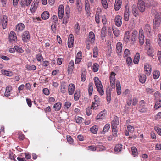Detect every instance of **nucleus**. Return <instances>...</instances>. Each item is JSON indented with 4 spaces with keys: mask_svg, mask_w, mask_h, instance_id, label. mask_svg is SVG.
<instances>
[{
    "mask_svg": "<svg viewBox=\"0 0 161 161\" xmlns=\"http://www.w3.org/2000/svg\"><path fill=\"white\" fill-rule=\"evenodd\" d=\"M9 39L11 42H15L17 41V38L16 35L14 31L10 32L9 35Z\"/></svg>",
    "mask_w": 161,
    "mask_h": 161,
    "instance_id": "nucleus-10",
    "label": "nucleus"
},
{
    "mask_svg": "<svg viewBox=\"0 0 161 161\" xmlns=\"http://www.w3.org/2000/svg\"><path fill=\"white\" fill-rule=\"evenodd\" d=\"M122 48V44L120 42H118L116 44V49L117 53L119 55L121 53Z\"/></svg>",
    "mask_w": 161,
    "mask_h": 161,
    "instance_id": "nucleus-17",
    "label": "nucleus"
},
{
    "mask_svg": "<svg viewBox=\"0 0 161 161\" xmlns=\"http://www.w3.org/2000/svg\"><path fill=\"white\" fill-rule=\"evenodd\" d=\"M161 22V19H155L154 20L153 23V28L154 29H156L159 26Z\"/></svg>",
    "mask_w": 161,
    "mask_h": 161,
    "instance_id": "nucleus-19",
    "label": "nucleus"
},
{
    "mask_svg": "<svg viewBox=\"0 0 161 161\" xmlns=\"http://www.w3.org/2000/svg\"><path fill=\"white\" fill-rule=\"evenodd\" d=\"M146 4L147 7L150 6H155L157 5V3L155 1H150L147 2Z\"/></svg>",
    "mask_w": 161,
    "mask_h": 161,
    "instance_id": "nucleus-34",
    "label": "nucleus"
},
{
    "mask_svg": "<svg viewBox=\"0 0 161 161\" xmlns=\"http://www.w3.org/2000/svg\"><path fill=\"white\" fill-rule=\"evenodd\" d=\"M130 54V51L128 49H125V50L124 54V57H127Z\"/></svg>",
    "mask_w": 161,
    "mask_h": 161,
    "instance_id": "nucleus-62",
    "label": "nucleus"
},
{
    "mask_svg": "<svg viewBox=\"0 0 161 161\" xmlns=\"http://www.w3.org/2000/svg\"><path fill=\"white\" fill-rule=\"evenodd\" d=\"M159 75L160 73L159 71H154L153 72V77L154 79H157L159 77Z\"/></svg>",
    "mask_w": 161,
    "mask_h": 161,
    "instance_id": "nucleus-56",
    "label": "nucleus"
},
{
    "mask_svg": "<svg viewBox=\"0 0 161 161\" xmlns=\"http://www.w3.org/2000/svg\"><path fill=\"white\" fill-rule=\"evenodd\" d=\"M26 68L28 70H35L36 69V66L33 65H27Z\"/></svg>",
    "mask_w": 161,
    "mask_h": 161,
    "instance_id": "nucleus-44",
    "label": "nucleus"
},
{
    "mask_svg": "<svg viewBox=\"0 0 161 161\" xmlns=\"http://www.w3.org/2000/svg\"><path fill=\"white\" fill-rule=\"evenodd\" d=\"M25 28L24 24L22 23H19L16 26V31L18 32L21 31Z\"/></svg>",
    "mask_w": 161,
    "mask_h": 161,
    "instance_id": "nucleus-14",
    "label": "nucleus"
},
{
    "mask_svg": "<svg viewBox=\"0 0 161 161\" xmlns=\"http://www.w3.org/2000/svg\"><path fill=\"white\" fill-rule=\"evenodd\" d=\"M60 91L63 93H65L67 92L66 86L65 84H62L61 86Z\"/></svg>",
    "mask_w": 161,
    "mask_h": 161,
    "instance_id": "nucleus-36",
    "label": "nucleus"
},
{
    "mask_svg": "<svg viewBox=\"0 0 161 161\" xmlns=\"http://www.w3.org/2000/svg\"><path fill=\"white\" fill-rule=\"evenodd\" d=\"M15 50L18 52L22 53L23 50L22 48L19 46H16L14 47Z\"/></svg>",
    "mask_w": 161,
    "mask_h": 161,
    "instance_id": "nucleus-59",
    "label": "nucleus"
},
{
    "mask_svg": "<svg viewBox=\"0 0 161 161\" xmlns=\"http://www.w3.org/2000/svg\"><path fill=\"white\" fill-rule=\"evenodd\" d=\"M75 91V85L74 84L71 83L68 86V93L69 95L73 94Z\"/></svg>",
    "mask_w": 161,
    "mask_h": 161,
    "instance_id": "nucleus-13",
    "label": "nucleus"
},
{
    "mask_svg": "<svg viewBox=\"0 0 161 161\" xmlns=\"http://www.w3.org/2000/svg\"><path fill=\"white\" fill-rule=\"evenodd\" d=\"M144 31L148 35H150L151 30L150 27L148 24H146L145 25Z\"/></svg>",
    "mask_w": 161,
    "mask_h": 161,
    "instance_id": "nucleus-25",
    "label": "nucleus"
},
{
    "mask_svg": "<svg viewBox=\"0 0 161 161\" xmlns=\"http://www.w3.org/2000/svg\"><path fill=\"white\" fill-rule=\"evenodd\" d=\"M139 81L142 83H144L146 81V77L145 75L140 74L139 75Z\"/></svg>",
    "mask_w": 161,
    "mask_h": 161,
    "instance_id": "nucleus-30",
    "label": "nucleus"
},
{
    "mask_svg": "<svg viewBox=\"0 0 161 161\" xmlns=\"http://www.w3.org/2000/svg\"><path fill=\"white\" fill-rule=\"evenodd\" d=\"M107 95V101L108 102L110 101L111 100V94L110 90H107L106 93Z\"/></svg>",
    "mask_w": 161,
    "mask_h": 161,
    "instance_id": "nucleus-47",
    "label": "nucleus"
},
{
    "mask_svg": "<svg viewBox=\"0 0 161 161\" xmlns=\"http://www.w3.org/2000/svg\"><path fill=\"white\" fill-rule=\"evenodd\" d=\"M137 109L141 113H144L147 111V109L145 102L143 100H141L139 102Z\"/></svg>",
    "mask_w": 161,
    "mask_h": 161,
    "instance_id": "nucleus-2",
    "label": "nucleus"
},
{
    "mask_svg": "<svg viewBox=\"0 0 161 161\" xmlns=\"http://www.w3.org/2000/svg\"><path fill=\"white\" fill-rule=\"evenodd\" d=\"M95 21L98 24L100 22V20L99 19V13H98V12H97L95 14Z\"/></svg>",
    "mask_w": 161,
    "mask_h": 161,
    "instance_id": "nucleus-57",
    "label": "nucleus"
},
{
    "mask_svg": "<svg viewBox=\"0 0 161 161\" xmlns=\"http://www.w3.org/2000/svg\"><path fill=\"white\" fill-rule=\"evenodd\" d=\"M132 154L134 157H135L137 155V150L136 148L135 147H131Z\"/></svg>",
    "mask_w": 161,
    "mask_h": 161,
    "instance_id": "nucleus-48",
    "label": "nucleus"
},
{
    "mask_svg": "<svg viewBox=\"0 0 161 161\" xmlns=\"http://www.w3.org/2000/svg\"><path fill=\"white\" fill-rule=\"evenodd\" d=\"M102 4L103 7L106 9L108 8V4L106 0H100Z\"/></svg>",
    "mask_w": 161,
    "mask_h": 161,
    "instance_id": "nucleus-49",
    "label": "nucleus"
},
{
    "mask_svg": "<svg viewBox=\"0 0 161 161\" xmlns=\"http://www.w3.org/2000/svg\"><path fill=\"white\" fill-rule=\"evenodd\" d=\"M99 105V103L92 102V106H91V108L93 109H97L98 108Z\"/></svg>",
    "mask_w": 161,
    "mask_h": 161,
    "instance_id": "nucleus-51",
    "label": "nucleus"
},
{
    "mask_svg": "<svg viewBox=\"0 0 161 161\" xmlns=\"http://www.w3.org/2000/svg\"><path fill=\"white\" fill-rule=\"evenodd\" d=\"M30 35L28 31L24 32L22 35V39L24 42H26L29 41L30 39Z\"/></svg>",
    "mask_w": 161,
    "mask_h": 161,
    "instance_id": "nucleus-6",
    "label": "nucleus"
},
{
    "mask_svg": "<svg viewBox=\"0 0 161 161\" xmlns=\"http://www.w3.org/2000/svg\"><path fill=\"white\" fill-rule=\"evenodd\" d=\"M94 81L96 87L100 86H102V85L101 83V82L97 77H95L94 78Z\"/></svg>",
    "mask_w": 161,
    "mask_h": 161,
    "instance_id": "nucleus-23",
    "label": "nucleus"
},
{
    "mask_svg": "<svg viewBox=\"0 0 161 161\" xmlns=\"http://www.w3.org/2000/svg\"><path fill=\"white\" fill-rule=\"evenodd\" d=\"M93 89V86L92 85H91L90 84L89 86V89H88V91H89V94L90 95H91L92 94V91Z\"/></svg>",
    "mask_w": 161,
    "mask_h": 161,
    "instance_id": "nucleus-61",
    "label": "nucleus"
},
{
    "mask_svg": "<svg viewBox=\"0 0 161 161\" xmlns=\"http://www.w3.org/2000/svg\"><path fill=\"white\" fill-rule=\"evenodd\" d=\"M137 32L135 30L132 33L131 40L132 41H135L137 37Z\"/></svg>",
    "mask_w": 161,
    "mask_h": 161,
    "instance_id": "nucleus-33",
    "label": "nucleus"
},
{
    "mask_svg": "<svg viewBox=\"0 0 161 161\" xmlns=\"http://www.w3.org/2000/svg\"><path fill=\"white\" fill-rule=\"evenodd\" d=\"M1 71L2 74L6 76L11 77L13 75V73L11 71H8L6 70H2Z\"/></svg>",
    "mask_w": 161,
    "mask_h": 161,
    "instance_id": "nucleus-26",
    "label": "nucleus"
},
{
    "mask_svg": "<svg viewBox=\"0 0 161 161\" xmlns=\"http://www.w3.org/2000/svg\"><path fill=\"white\" fill-rule=\"evenodd\" d=\"M74 41V36L73 34H71L69 35L68 39V45L69 48L72 47L73 46Z\"/></svg>",
    "mask_w": 161,
    "mask_h": 161,
    "instance_id": "nucleus-8",
    "label": "nucleus"
},
{
    "mask_svg": "<svg viewBox=\"0 0 161 161\" xmlns=\"http://www.w3.org/2000/svg\"><path fill=\"white\" fill-rule=\"evenodd\" d=\"M119 121L118 118L115 119L112 122V129L113 135L114 137L117 136V126L119 125Z\"/></svg>",
    "mask_w": 161,
    "mask_h": 161,
    "instance_id": "nucleus-1",
    "label": "nucleus"
},
{
    "mask_svg": "<svg viewBox=\"0 0 161 161\" xmlns=\"http://www.w3.org/2000/svg\"><path fill=\"white\" fill-rule=\"evenodd\" d=\"M49 17V13L47 11L43 12L41 15V17L42 18L45 20L48 19Z\"/></svg>",
    "mask_w": 161,
    "mask_h": 161,
    "instance_id": "nucleus-28",
    "label": "nucleus"
},
{
    "mask_svg": "<svg viewBox=\"0 0 161 161\" xmlns=\"http://www.w3.org/2000/svg\"><path fill=\"white\" fill-rule=\"evenodd\" d=\"M105 116V111L101 112L97 116V118L98 119H103Z\"/></svg>",
    "mask_w": 161,
    "mask_h": 161,
    "instance_id": "nucleus-27",
    "label": "nucleus"
},
{
    "mask_svg": "<svg viewBox=\"0 0 161 161\" xmlns=\"http://www.w3.org/2000/svg\"><path fill=\"white\" fill-rule=\"evenodd\" d=\"M116 75L114 72H111L110 75V83L112 88H114L115 86L116 79L115 76Z\"/></svg>",
    "mask_w": 161,
    "mask_h": 161,
    "instance_id": "nucleus-5",
    "label": "nucleus"
},
{
    "mask_svg": "<svg viewBox=\"0 0 161 161\" xmlns=\"http://www.w3.org/2000/svg\"><path fill=\"white\" fill-rule=\"evenodd\" d=\"M98 130V127L96 125H94L90 128V130L92 133L96 134L97 133Z\"/></svg>",
    "mask_w": 161,
    "mask_h": 161,
    "instance_id": "nucleus-40",
    "label": "nucleus"
},
{
    "mask_svg": "<svg viewBox=\"0 0 161 161\" xmlns=\"http://www.w3.org/2000/svg\"><path fill=\"white\" fill-rule=\"evenodd\" d=\"M110 124H106L104 127L103 131L105 132L108 131V130L110 128Z\"/></svg>",
    "mask_w": 161,
    "mask_h": 161,
    "instance_id": "nucleus-58",
    "label": "nucleus"
},
{
    "mask_svg": "<svg viewBox=\"0 0 161 161\" xmlns=\"http://www.w3.org/2000/svg\"><path fill=\"white\" fill-rule=\"evenodd\" d=\"M161 107V100H160L157 101L156 102V103L154 105V108L155 109H157Z\"/></svg>",
    "mask_w": 161,
    "mask_h": 161,
    "instance_id": "nucleus-45",
    "label": "nucleus"
},
{
    "mask_svg": "<svg viewBox=\"0 0 161 161\" xmlns=\"http://www.w3.org/2000/svg\"><path fill=\"white\" fill-rule=\"evenodd\" d=\"M139 42L142 45L144 42V36L143 34V30H140L139 31Z\"/></svg>",
    "mask_w": 161,
    "mask_h": 161,
    "instance_id": "nucleus-11",
    "label": "nucleus"
},
{
    "mask_svg": "<svg viewBox=\"0 0 161 161\" xmlns=\"http://www.w3.org/2000/svg\"><path fill=\"white\" fill-rule=\"evenodd\" d=\"M132 12L133 14L135 17H136L138 15V11L136 8V6L135 5H133L132 6Z\"/></svg>",
    "mask_w": 161,
    "mask_h": 161,
    "instance_id": "nucleus-38",
    "label": "nucleus"
},
{
    "mask_svg": "<svg viewBox=\"0 0 161 161\" xmlns=\"http://www.w3.org/2000/svg\"><path fill=\"white\" fill-rule=\"evenodd\" d=\"M93 52V57L94 58H96L98 54V49L97 47L94 48Z\"/></svg>",
    "mask_w": 161,
    "mask_h": 161,
    "instance_id": "nucleus-39",
    "label": "nucleus"
},
{
    "mask_svg": "<svg viewBox=\"0 0 161 161\" xmlns=\"http://www.w3.org/2000/svg\"><path fill=\"white\" fill-rule=\"evenodd\" d=\"M85 6L86 13L88 14L90 12V8L89 1L88 0H85Z\"/></svg>",
    "mask_w": 161,
    "mask_h": 161,
    "instance_id": "nucleus-20",
    "label": "nucleus"
},
{
    "mask_svg": "<svg viewBox=\"0 0 161 161\" xmlns=\"http://www.w3.org/2000/svg\"><path fill=\"white\" fill-rule=\"evenodd\" d=\"M67 139L68 142L70 144L72 143L73 142V140L69 135H67Z\"/></svg>",
    "mask_w": 161,
    "mask_h": 161,
    "instance_id": "nucleus-60",
    "label": "nucleus"
},
{
    "mask_svg": "<svg viewBox=\"0 0 161 161\" xmlns=\"http://www.w3.org/2000/svg\"><path fill=\"white\" fill-rule=\"evenodd\" d=\"M122 2L121 0H116L114 5V8L116 10H118L121 7Z\"/></svg>",
    "mask_w": 161,
    "mask_h": 161,
    "instance_id": "nucleus-16",
    "label": "nucleus"
},
{
    "mask_svg": "<svg viewBox=\"0 0 161 161\" xmlns=\"http://www.w3.org/2000/svg\"><path fill=\"white\" fill-rule=\"evenodd\" d=\"M144 70L146 71V74L147 75H149L151 72V67L150 65L146 64L144 66Z\"/></svg>",
    "mask_w": 161,
    "mask_h": 161,
    "instance_id": "nucleus-21",
    "label": "nucleus"
},
{
    "mask_svg": "<svg viewBox=\"0 0 161 161\" xmlns=\"http://www.w3.org/2000/svg\"><path fill=\"white\" fill-rule=\"evenodd\" d=\"M122 18L119 16H116L115 18V25L118 26H120L122 24Z\"/></svg>",
    "mask_w": 161,
    "mask_h": 161,
    "instance_id": "nucleus-15",
    "label": "nucleus"
},
{
    "mask_svg": "<svg viewBox=\"0 0 161 161\" xmlns=\"http://www.w3.org/2000/svg\"><path fill=\"white\" fill-rule=\"evenodd\" d=\"M146 2H145L142 0H139L138 2V8L141 12H143L146 6Z\"/></svg>",
    "mask_w": 161,
    "mask_h": 161,
    "instance_id": "nucleus-3",
    "label": "nucleus"
},
{
    "mask_svg": "<svg viewBox=\"0 0 161 161\" xmlns=\"http://www.w3.org/2000/svg\"><path fill=\"white\" fill-rule=\"evenodd\" d=\"M92 109V108H90L89 107L86 108V113L87 115L89 116L92 113V111L91 109Z\"/></svg>",
    "mask_w": 161,
    "mask_h": 161,
    "instance_id": "nucleus-63",
    "label": "nucleus"
},
{
    "mask_svg": "<svg viewBox=\"0 0 161 161\" xmlns=\"http://www.w3.org/2000/svg\"><path fill=\"white\" fill-rule=\"evenodd\" d=\"M38 0H34L31 6L30 10L31 12H34L37 8L39 3Z\"/></svg>",
    "mask_w": 161,
    "mask_h": 161,
    "instance_id": "nucleus-7",
    "label": "nucleus"
},
{
    "mask_svg": "<svg viewBox=\"0 0 161 161\" xmlns=\"http://www.w3.org/2000/svg\"><path fill=\"white\" fill-rule=\"evenodd\" d=\"M157 41L160 46L161 47V34H159L158 35Z\"/></svg>",
    "mask_w": 161,
    "mask_h": 161,
    "instance_id": "nucleus-64",
    "label": "nucleus"
},
{
    "mask_svg": "<svg viewBox=\"0 0 161 161\" xmlns=\"http://www.w3.org/2000/svg\"><path fill=\"white\" fill-rule=\"evenodd\" d=\"M116 91L118 95H120L121 94V86L119 81H116Z\"/></svg>",
    "mask_w": 161,
    "mask_h": 161,
    "instance_id": "nucleus-24",
    "label": "nucleus"
},
{
    "mask_svg": "<svg viewBox=\"0 0 161 161\" xmlns=\"http://www.w3.org/2000/svg\"><path fill=\"white\" fill-rule=\"evenodd\" d=\"M66 15L64 17L63 19V23L64 24H66L69 21V14L67 12H66Z\"/></svg>",
    "mask_w": 161,
    "mask_h": 161,
    "instance_id": "nucleus-42",
    "label": "nucleus"
},
{
    "mask_svg": "<svg viewBox=\"0 0 161 161\" xmlns=\"http://www.w3.org/2000/svg\"><path fill=\"white\" fill-rule=\"evenodd\" d=\"M82 6L81 4V0H76V8L79 12L80 13L82 11Z\"/></svg>",
    "mask_w": 161,
    "mask_h": 161,
    "instance_id": "nucleus-18",
    "label": "nucleus"
},
{
    "mask_svg": "<svg viewBox=\"0 0 161 161\" xmlns=\"http://www.w3.org/2000/svg\"><path fill=\"white\" fill-rule=\"evenodd\" d=\"M80 92H76L74 95V98L75 100V101L78 100L80 97Z\"/></svg>",
    "mask_w": 161,
    "mask_h": 161,
    "instance_id": "nucleus-54",
    "label": "nucleus"
},
{
    "mask_svg": "<svg viewBox=\"0 0 161 161\" xmlns=\"http://www.w3.org/2000/svg\"><path fill=\"white\" fill-rule=\"evenodd\" d=\"M61 103L60 102H58L55 104L53 106V108L55 110L58 111L60 110L61 107Z\"/></svg>",
    "mask_w": 161,
    "mask_h": 161,
    "instance_id": "nucleus-32",
    "label": "nucleus"
},
{
    "mask_svg": "<svg viewBox=\"0 0 161 161\" xmlns=\"http://www.w3.org/2000/svg\"><path fill=\"white\" fill-rule=\"evenodd\" d=\"M58 18L59 19H61L64 16V8L62 5H60L58 7Z\"/></svg>",
    "mask_w": 161,
    "mask_h": 161,
    "instance_id": "nucleus-9",
    "label": "nucleus"
},
{
    "mask_svg": "<svg viewBox=\"0 0 161 161\" xmlns=\"http://www.w3.org/2000/svg\"><path fill=\"white\" fill-rule=\"evenodd\" d=\"M99 65L97 63H94L92 66V69L94 72H96L98 70Z\"/></svg>",
    "mask_w": 161,
    "mask_h": 161,
    "instance_id": "nucleus-50",
    "label": "nucleus"
},
{
    "mask_svg": "<svg viewBox=\"0 0 161 161\" xmlns=\"http://www.w3.org/2000/svg\"><path fill=\"white\" fill-rule=\"evenodd\" d=\"M97 88V91L101 95H103L104 93V91L103 85L102 86H99Z\"/></svg>",
    "mask_w": 161,
    "mask_h": 161,
    "instance_id": "nucleus-35",
    "label": "nucleus"
},
{
    "mask_svg": "<svg viewBox=\"0 0 161 161\" xmlns=\"http://www.w3.org/2000/svg\"><path fill=\"white\" fill-rule=\"evenodd\" d=\"M129 8L127 6H126L125 7L124 15V19L125 21H128L129 19Z\"/></svg>",
    "mask_w": 161,
    "mask_h": 161,
    "instance_id": "nucleus-12",
    "label": "nucleus"
},
{
    "mask_svg": "<svg viewBox=\"0 0 161 161\" xmlns=\"http://www.w3.org/2000/svg\"><path fill=\"white\" fill-rule=\"evenodd\" d=\"M12 90V88L10 86H7L6 88V91L5 92V96L7 97H8L10 94V92Z\"/></svg>",
    "mask_w": 161,
    "mask_h": 161,
    "instance_id": "nucleus-31",
    "label": "nucleus"
},
{
    "mask_svg": "<svg viewBox=\"0 0 161 161\" xmlns=\"http://www.w3.org/2000/svg\"><path fill=\"white\" fill-rule=\"evenodd\" d=\"M86 71H82L81 73V80L82 81H84L86 78Z\"/></svg>",
    "mask_w": 161,
    "mask_h": 161,
    "instance_id": "nucleus-41",
    "label": "nucleus"
},
{
    "mask_svg": "<svg viewBox=\"0 0 161 161\" xmlns=\"http://www.w3.org/2000/svg\"><path fill=\"white\" fill-rule=\"evenodd\" d=\"M122 148V145L121 144H119L116 145L115 147L114 151L116 153H117L120 152Z\"/></svg>",
    "mask_w": 161,
    "mask_h": 161,
    "instance_id": "nucleus-29",
    "label": "nucleus"
},
{
    "mask_svg": "<svg viewBox=\"0 0 161 161\" xmlns=\"http://www.w3.org/2000/svg\"><path fill=\"white\" fill-rule=\"evenodd\" d=\"M75 120L77 123L80 124L82 122L83 119L81 117L77 116L75 118Z\"/></svg>",
    "mask_w": 161,
    "mask_h": 161,
    "instance_id": "nucleus-52",
    "label": "nucleus"
},
{
    "mask_svg": "<svg viewBox=\"0 0 161 161\" xmlns=\"http://www.w3.org/2000/svg\"><path fill=\"white\" fill-rule=\"evenodd\" d=\"M7 17L4 15L3 17H0V26L2 25L3 29L6 28L7 25Z\"/></svg>",
    "mask_w": 161,
    "mask_h": 161,
    "instance_id": "nucleus-4",
    "label": "nucleus"
},
{
    "mask_svg": "<svg viewBox=\"0 0 161 161\" xmlns=\"http://www.w3.org/2000/svg\"><path fill=\"white\" fill-rule=\"evenodd\" d=\"M153 51L152 48L150 47L148 48V49L147 50V54L151 57L153 56Z\"/></svg>",
    "mask_w": 161,
    "mask_h": 161,
    "instance_id": "nucleus-55",
    "label": "nucleus"
},
{
    "mask_svg": "<svg viewBox=\"0 0 161 161\" xmlns=\"http://www.w3.org/2000/svg\"><path fill=\"white\" fill-rule=\"evenodd\" d=\"M130 36L129 33L128 32H126L125 35L124 37V40L126 42H128L129 41Z\"/></svg>",
    "mask_w": 161,
    "mask_h": 161,
    "instance_id": "nucleus-46",
    "label": "nucleus"
},
{
    "mask_svg": "<svg viewBox=\"0 0 161 161\" xmlns=\"http://www.w3.org/2000/svg\"><path fill=\"white\" fill-rule=\"evenodd\" d=\"M140 59V55L139 53H136L134 57L133 62L136 64H137L138 63L139 60Z\"/></svg>",
    "mask_w": 161,
    "mask_h": 161,
    "instance_id": "nucleus-43",
    "label": "nucleus"
},
{
    "mask_svg": "<svg viewBox=\"0 0 161 161\" xmlns=\"http://www.w3.org/2000/svg\"><path fill=\"white\" fill-rule=\"evenodd\" d=\"M113 30L114 35L116 37H118L119 35V31L118 29L114 28Z\"/></svg>",
    "mask_w": 161,
    "mask_h": 161,
    "instance_id": "nucleus-53",
    "label": "nucleus"
},
{
    "mask_svg": "<svg viewBox=\"0 0 161 161\" xmlns=\"http://www.w3.org/2000/svg\"><path fill=\"white\" fill-rule=\"evenodd\" d=\"M80 31V27L79 25L77 23L74 27V31L76 34H78Z\"/></svg>",
    "mask_w": 161,
    "mask_h": 161,
    "instance_id": "nucleus-37",
    "label": "nucleus"
},
{
    "mask_svg": "<svg viewBox=\"0 0 161 161\" xmlns=\"http://www.w3.org/2000/svg\"><path fill=\"white\" fill-rule=\"evenodd\" d=\"M89 40L90 42L92 43L94 42L95 40V34L94 33L92 32L91 31L89 33Z\"/></svg>",
    "mask_w": 161,
    "mask_h": 161,
    "instance_id": "nucleus-22",
    "label": "nucleus"
}]
</instances>
